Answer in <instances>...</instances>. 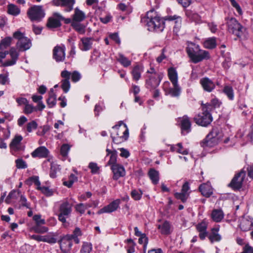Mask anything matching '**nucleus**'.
<instances>
[{"label":"nucleus","instance_id":"nucleus-62","mask_svg":"<svg viewBox=\"0 0 253 253\" xmlns=\"http://www.w3.org/2000/svg\"><path fill=\"white\" fill-rule=\"evenodd\" d=\"M176 147H177V148H176L177 152L182 154H183V155H186L188 154V151L186 149H184L183 148L181 143H179L177 144Z\"/></svg>","mask_w":253,"mask_h":253},{"label":"nucleus","instance_id":"nucleus-7","mask_svg":"<svg viewBox=\"0 0 253 253\" xmlns=\"http://www.w3.org/2000/svg\"><path fill=\"white\" fill-rule=\"evenodd\" d=\"M72 205L67 200L64 201L59 207L58 219L63 223H66V218H68L72 211Z\"/></svg>","mask_w":253,"mask_h":253},{"label":"nucleus","instance_id":"nucleus-10","mask_svg":"<svg viewBox=\"0 0 253 253\" xmlns=\"http://www.w3.org/2000/svg\"><path fill=\"white\" fill-rule=\"evenodd\" d=\"M53 58L57 62H63L65 58V47L64 45H56L53 49Z\"/></svg>","mask_w":253,"mask_h":253},{"label":"nucleus","instance_id":"nucleus-24","mask_svg":"<svg viewBox=\"0 0 253 253\" xmlns=\"http://www.w3.org/2000/svg\"><path fill=\"white\" fill-rule=\"evenodd\" d=\"M201 194L206 197H209L212 193V189L209 183H204L199 186Z\"/></svg>","mask_w":253,"mask_h":253},{"label":"nucleus","instance_id":"nucleus-50","mask_svg":"<svg viewBox=\"0 0 253 253\" xmlns=\"http://www.w3.org/2000/svg\"><path fill=\"white\" fill-rule=\"evenodd\" d=\"M186 15L190 19L193 21H197L199 19V15L191 10L186 11Z\"/></svg>","mask_w":253,"mask_h":253},{"label":"nucleus","instance_id":"nucleus-8","mask_svg":"<svg viewBox=\"0 0 253 253\" xmlns=\"http://www.w3.org/2000/svg\"><path fill=\"white\" fill-rule=\"evenodd\" d=\"M28 15L32 21H39L44 16V13L41 6L34 5L28 11Z\"/></svg>","mask_w":253,"mask_h":253},{"label":"nucleus","instance_id":"nucleus-27","mask_svg":"<svg viewBox=\"0 0 253 253\" xmlns=\"http://www.w3.org/2000/svg\"><path fill=\"white\" fill-rule=\"evenodd\" d=\"M47 104L49 107L51 108L56 104V95L53 88L50 89L48 93V98L47 99Z\"/></svg>","mask_w":253,"mask_h":253},{"label":"nucleus","instance_id":"nucleus-1","mask_svg":"<svg viewBox=\"0 0 253 253\" xmlns=\"http://www.w3.org/2000/svg\"><path fill=\"white\" fill-rule=\"evenodd\" d=\"M141 21L147 26L148 30L150 31L162 32L165 27L164 20L160 18L153 10L148 11L141 18Z\"/></svg>","mask_w":253,"mask_h":253},{"label":"nucleus","instance_id":"nucleus-16","mask_svg":"<svg viewBox=\"0 0 253 253\" xmlns=\"http://www.w3.org/2000/svg\"><path fill=\"white\" fill-rule=\"evenodd\" d=\"M163 78V74H156L155 76H149V80L147 81V84L149 87L155 88L160 84Z\"/></svg>","mask_w":253,"mask_h":253},{"label":"nucleus","instance_id":"nucleus-6","mask_svg":"<svg viewBox=\"0 0 253 253\" xmlns=\"http://www.w3.org/2000/svg\"><path fill=\"white\" fill-rule=\"evenodd\" d=\"M13 37L18 40L16 48L19 51H24L29 49L31 46V42L28 38L24 36L21 32L17 31L13 34Z\"/></svg>","mask_w":253,"mask_h":253},{"label":"nucleus","instance_id":"nucleus-60","mask_svg":"<svg viewBox=\"0 0 253 253\" xmlns=\"http://www.w3.org/2000/svg\"><path fill=\"white\" fill-rule=\"evenodd\" d=\"M231 5L236 8L239 15L242 14V11L241 7L235 0H229Z\"/></svg>","mask_w":253,"mask_h":253},{"label":"nucleus","instance_id":"nucleus-34","mask_svg":"<svg viewBox=\"0 0 253 253\" xmlns=\"http://www.w3.org/2000/svg\"><path fill=\"white\" fill-rule=\"evenodd\" d=\"M142 72V69L140 66L138 65L135 66L131 71L133 80L138 81L141 77Z\"/></svg>","mask_w":253,"mask_h":253},{"label":"nucleus","instance_id":"nucleus-21","mask_svg":"<svg viewBox=\"0 0 253 253\" xmlns=\"http://www.w3.org/2000/svg\"><path fill=\"white\" fill-rule=\"evenodd\" d=\"M165 20L174 21L175 26H174V31L177 32L181 25L182 18L180 16L176 15L167 16L165 17Z\"/></svg>","mask_w":253,"mask_h":253},{"label":"nucleus","instance_id":"nucleus-42","mask_svg":"<svg viewBox=\"0 0 253 253\" xmlns=\"http://www.w3.org/2000/svg\"><path fill=\"white\" fill-rule=\"evenodd\" d=\"M173 87L170 88L169 90V93L173 97H177L180 95L181 89L178 86V84H173Z\"/></svg>","mask_w":253,"mask_h":253},{"label":"nucleus","instance_id":"nucleus-36","mask_svg":"<svg viewBox=\"0 0 253 253\" xmlns=\"http://www.w3.org/2000/svg\"><path fill=\"white\" fill-rule=\"evenodd\" d=\"M12 38L10 37L2 39L0 42V50H2L9 47L12 42Z\"/></svg>","mask_w":253,"mask_h":253},{"label":"nucleus","instance_id":"nucleus-57","mask_svg":"<svg viewBox=\"0 0 253 253\" xmlns=\"http://www.w3.org/2000/svg\"><path fill=\"white\" fill-rule=\"evenodd\" d=\"M70 77H71L72 82H77L81 79V75L79 72L75 71L72 73H71Z\"/></svg>","mask_w":253,"mask_h":253},{"label":"nucleus","instance_id":"nucleus-64","mask_svg":"<svg viewBox=\"0 0 253 253\" xmlns=\"http://www.w3.org/2000/svg\"><path fill=\"white\" fill-rule=\"evenodd\" d=\"M34 107L28 103L25 106L24 112L26 114H29L32 113L34 111Z\"/></svg>","mask_w":253,"mask_h":253},{"label":"nucleus","instance_id":"nucleus-26","mask_svg":"<svg viewBox=\"0 0 253 253\" xmlns=\"http://www.w3.org/2000/svg\"><path fill=\"white\" fill-rule=\"evenodd\" d=\"M85 18V15L84 12L76 8L75 9V13L73 15L72 21L75 22H81Z\"/></svg>","mask_w":253,"mask_h":253},{"label":"nucleus","instance_id":"nucleus-49","mask_svg":"<svg viewBox=\"0 0 253 253\" xmlns=\"http://www.w3.org/2000/svg\"><path fill=\"white\" fill-rule=\"evenodd\" d=\"M117 157V152L116 150H113L112 154L110 155V160L108 162V165H111V166L114 165H118V164L116 163Z\"/></svg>","mask_w":253,"mask_h":253},{"label":"nucleus","instance_id":"nucleus-52","mask_svg":"<svg viewBox=\"0 0 253 253\" xmlns=\"http://www.w3.org/2000/svg\"><path fill=\"white\" fill-rule=\"evenodd\" d=\"M75 209L78 212L81 214H83L84 213L85 210L87 209V207L86 204L80 203L76 206Z\"/></svg>","mask_w":253,"mask_h":253},{"label":"nucleus","instance_id":"nucleus-32","mask_svg":"<svg viewBox=\"0 0 253 253\" xmlns=\"http://www.w3.org/2000/svg\"><path fill=\"white\" fill-rule=\"evenodd\" d=\"M253 222L252 221L246 218H243L241 220L240 227L242 230L247 231L251 228Z\"/></svg>","mask_w":253,"mask_h":253},{"label":"nucleus","instance_id":"nucleus-56","mask_svg":"<svg viewBox=\"0 0 253 253\" xmlns=\"http://www.w3.org/2000/svg\"><path fill=\"white\" fill-rule=\"evenodd\" d=\"M33 218L36 222V225H44L45 223V220L42 219L41 215L40 214L35 215Z\"/></svg>","mask_w":253,"mask_h":253},{"label":"nucleus","instance_id":"nucleus-2","mask_svg":"<svg viewBox=\"0 0 253 253\" xmlns=\"http://www.w3.org/2000/svg\"><path fill=\"white\" fill-rule=\"evenodd\" d=\"M186 51L189 57L194 63L210 57L208 51L200 49L198 45L192 42L188 43Z\"/></svg>","mask_w":253,"mask_h":253},{"label":"nucleus","instance_id":"nucleus-39","mask_svg":"<svg viewBox=\"0 0 253 253\" xmlns=\"http://www.w3.org/2000/svg\"><path fill=\"white\" fill-rule=\"evenodd\" d=\"M82 235V231L80 228L76 227L73 231V233L71 235H69L70 238L73 239L76 244L80 243V240L78 237Z\"/></svg>","mask_w":253,"mask_h":253},{"label":"nucleus","instance_id":"nucleus-28","mask_svg":"<svg viewBox=\"0 0 253 253\" xmlns=\"http://www.w3.org/2000/svg\"><path fill=\"white\" fill-rule=\"evenodd\" d=\"M224 217V213L221 210H214L211 213L212 220L216 222H220Z\"/></svg>","mask_w":253,"mask_h":253},{"label":"nucleus","instance_id":"nucleus-45","mask_svg":"<svg viewBox=\"0 0 253 253\" xmlns=\"http://www.w3.org/2000/svg\"><path fill=\"white\" fill-rule=\"evenodd\" d=\"M60 23L59 20L53 18H49L47 23V26L48 28H54L59 27Z\"/></svg>","mask_w":253,"mask_h":253},{"label":"nucleus","instance_id":"nucleus-55","mask_svg":"<svg viewBox=\"0 0 253 253\" xmlns=\"http://www.w3.org/2000/svg\"><path fill=\"white\" fill-rule=\"evenodd\" d=\"M70 149V146L67 144H63L60 149V153L63 157H66Z\"/></svg>","mask_w":253,"mask_h":253},{"label":"nucleus","instance_id":"nucleus-37","mask_svg":"<svg viewBox=\"0 0 253 253\" xmlns=\"http://www.w3.org/2000/svg\"><path fill=\"white\" fill-rule=\"evenodd\" d=\"M204 45L205 48L208 49H213L216 47V42L215 38L212 37L207 39Z\"/></svg>","mask_w":253,"mask_h":253},{"label":"nucleus","instance_id":"nucleus-46","mask_svg":"<svg viewBox=\"0 0 253 253\" xmlns=\"http://www.w3.org/2000/svg\"><path fill=\"white\" fill-rule=\"evenodd\" d=\"M77 180V177L73 174H71L68 181L63 182V185L69 188H70L73 185V183Z\"/></svg>","mask_w":253,"mask_h":253},{"label":"nucleus","instance_id":"nucleus-40","mask_svg":"<svg viewBox=\"0 0 253 253\" xmlns=\"http://www.w3.org/2000/svg\"><path fill=\"white\" fill-rule=\"evenodd\" d=\"M83 43V47L82 50L86 51L89 50L91 48L92 42L91 39L89 38H83L82 39Z\"/></svg>","mask_w":253,"mask_h":253},{"label":"nucleus","instance_id":"nucleus-31","mask_svg":"<svg viewBox=\"0 0 253 253\" xmlns=\"http://www.w3.org/2000/svg\"><path fill=\"white\" fill-rule=\"evenodd\" d=\"M168 76L169 79L171 81L172 84H178V76L175 70L171 68L168 70Z\"/></svg>","mask_w":253,"mask_h":253},{"label":"nucleus","instance_id":"nucleus-18","mask_svg":"<svg viewBox=\"0 0 253 253\" xmlns=\"http://www.w3.org/2000/svg\"><path fill=\"white\" fill-rule=\"evenodd\" d=\"M49 151L45 147L41 146L35 149L31 154L33 158H46L47 157Z\"/></svg>","mask_w":253,"mask_h":253},{"label":"nucleus","instance_id":"nucleus-41","mask_svg":"<svg viewBox=\"0 0 253 253\" xmlns=\"http://www.w3.org/2000/svg\"><path fill=\"white\" fill-rule=\"evenodd\" d=\"M71 25L79 33L83 34L85 33V26L80 22H72Z\"/></svg>","mask_w":253,"mask_h":253},{"label":"nucleus","instance_id":"nucleus-47","mask_svg":"<svg viewBox=\"0 0 253 253\" xmlns=\"http://www.w3.org/2000/svg\"><path fill=\"white\" fill-rule=\"evenodd\" d=\"M223 92L228 96L229 99L233 100L234 99V92L231 86H225L223 89Z\"/></svg>","mask_w":253,"mask_h":253},{"label":"nucleus","instance_id":"nucleus-14","mask_svg":"<svg viewBox=\"0 0 253 253\" xmlns=\"http://www.w3.org/2000/svg\"><path fill=\"white\" fill-rule=\"evenodd\" d=\"M72 240L70 238L69 235L64 236L60 239L58 241L60 249L64 253L69 252L72 246L71 240Z\"/></svg>","mask_w":253,"mask_h":253},{"label":"nucleus","instance_id":"nucleus-59","mask_svg":"<svg viewBox=\"0 0 253 253\" xmlns=\"http://www.w3.org/2000/svg\"><path fill=\"white\" fill-rule=\"evenodd\" d=\"M197 230L199 232L206 231L207 229V225L205 222H201L198 224L196 227Z\"/></svg>","mask_w":253,"mask_h":253},{"label":"nucleus","instance_id":"nucleus-11","mask_svg":"<svg viewBox=\"0 0 253 253\" xmlns=\"http://www.w3.org/2000/svg\"><path fill=\"white\" fill-rule=\"evenodd\" d=\"M17 49L14 47H12L10 48L9 51H8V54H9L10 56L11 59L3 63L2 64V66H9L16 64V61L18 59L20 52L19 50L17 51Z\"/></svg>","mask_w":253,"mask_h":253},{"label":"nucleus","instance_id":"nucleus-29","mask_svg":"<svg viewBox=\"0 0 253 253\" xmlns=\"http://www.w3.org/2000/svg\"><path fill=\"white\" fill-rule=\"evenodd\" d=\"M208 135H211L214 138H217L218 143L223 136L222 130L220 128L217 127L213 128Z\"/></svg>","mask_w":253,"mask_h":253},{"label":"nucleus","instance_id":"nucleus-58","mask_svg":"<svg viewBox=\"0 0 253 253\" xmlns=\"http://www.w3.org/2000/svg\"><path fill=\"white\" fill-rule=\"evenodd\" d=\"M17 192L16 190H13L10 192L7 198L5 199V202L9 203L10 202L9 200L11 199H17Z\"/></svg>","mask_w":253,"mask_h":253},{"label":"nucleus","instance_id":"nucleus-3","mask_svg":"<svg viewBox=\"0 0 253 253\" xmlns=\"http://www.w3.org/2000/svg\"><path fill=\"white\" fill-rule=\"evenodd\" d=\"M112 129L111 136L114 143L119 144L127 139L128 130L123 122H119V125L113 126Z\"/></svg>","mask_w":253,"mask_h":253},{"label":"nucleus","instance_id":"nucleus-53","mask_svg":"<svg viewBox=\"0 0 253 253\" xmlns=\"http://www.w3.org/2000/svg\"><path fill=\"white\" fill-rule=\"evenodd\" d=\"M38 127V124L35 121H32L27 125V130L29 132H32L33 130L36 129Z\"/></svg>","mask_w":253,"mask_h":253},{"label":"nucleus","instance_id":"nucleus-61","mask_svg":"<svg viewBox=\"0 0 253 253\" xmlns=\"http://www.w3.org/2000/svg\"><path fill=\"white\" fill-rule=\"evenodd\" d=\"M89 168L91 169L92 173H96L99 170V167L95 163L91 162L88 165Z\"/></svg>","mask_w":253,"mask_h":253},{"label":"nucleus","instance_id":"nucleus-54","mask_svg":"<svg viewBox=\"0 0 253 253\" xmlns=\"http://www.w3.org/2000/svg\"><path fill=\"white\" fill-rule=\"evenodd\" d=\"M59 166L57 165L51 164L50 168V176L52 178L56 177V172L59 170Z\"/></svg>","mask_w":253,"mask_h":253},{"label":"nucleus","instance_id":"nucleus-30","mask_svg":"<svg viewBox=\"0 0 253 253\" xmlns=\"http://www.w3.org/2000/svg\"><path fill=\"white\" fill-rule=\"evenodd\" d=\"M148 175L152 183L157 184L159 180V173L154 169H151L148 172Z\"/></svg>","mask_w":253,"mask_h":253},{"label":"nucleus","instance_id":"nucleus-22","mask_svg":"<svg viewBox=\"0 0 253 253\" xmlns=\"http://www.w3.org/2000/svg\"><path fill=\"white\" fill-rule=\"evenodd\" d=\"M200 83L204 90L208 92L211 91L215 87V85L212 81L208 78L201 79Z\"/></svg>","mask_w":253,"mask_h":253},{"label":"nucleus","instance_id":"nucleus-19","mask_svg":"<svg viewBox=\"0 0 253 253\" xmlns=\"http://www.w3.org/2000/svg\"><path fill=\"white\" fill-rule=\"evenodd\" d=\"M218 143L217 138H214L211 135L208 134L206 138L201 143V145L204 148L212 147Z\"/></svg>","mask_w":253,"mask_h":253},{"label":"nucleus","instance_id":"nucleus-63","mask_svg":"<svg viewBox=\"0 0 253 253\" xmlns=\"http://www.w3.org/2000/svg\"><path fill=\"white\" fill-rule=\"evenodd\" d=\"M50 244H54L57 242L55 238L50 236H44V241Z\"/></svg>","mask_w":253,"mask_h":253},{"label":"nucleus","instance_id":"nucleus-35","mask_svg":"<svg viewBox=\"0 0 253 253\" xmlns=\"http://www.w3.org/2000/svg\"><path fill=\"white\" fill-rule=\"evenodd\" d=\"M170 224L167 221H164L162 225L158 226V228L160 229L161 233L162 234L167 235L170 233Z\"/></svg>","mask_w":253,"mask_h":253},{"label":"nucleus","instance_id":"nucleus-43","mask_svg":"<svg viewBox=\"0 0 253 253\" xmlns=\"http://www.w3.org/2000/svg\"><path fill=\"white\" fill-rule=\"evenodd\" d=\"M8 13L12 15H17L20 13V9L13 4H9L8 5Z\"/></svg>","mask_w":253,"mask_h":253},{"label":"nucleus","instance_id":"nucleus-17","mask_svg":"<svg viewBox=\"0 0 253 253\" xmlns=\"http://www.w3.org/2000/svg\"><path fill=\"white\" fill-rule=\"evenodd\" d=\"M189 190V183L188 182H186L182 186L181 192L175 193L174 196L177 199H180L183 202H184L186 201L189 196V193H188Z\"/></svg>","mask_w":253,"mask_h":253},{"label":"nucleus","instance_id":"nucleus-15","mask_svg":"<svg viewBox=\"0 0 253 253\" xmlns=\"http://www.w3.org/2000/svg\"><path fill=\"white\" fill-rule=\"evenodd\" d=\"M120 204V200L119 199H117L111 202L108 205L100 209L98 211L97 213L101 214L103 213H110L118 209Z\"/></svg>","mask_w":253,"mask_h":253},{"label":"nucleus","instance_id":"nucleus-20","mask_svg":"<svg viewBox=\"0 0 253 253\" xmlns=\"http://www.w3.org/2000/svg\"><path fill=\"white\" fill-rule=\"evenodd\" d=\"M53 2L55 5H61L65 7V10L67 12H69L72 10L73 5L75 3V0H58L57 2H55V0Z\"/></svg>","mask_w":253,"mask_h":253},{"label":"nucleus","instance_id":"nucleus-51","mask_svg":"<svg viewBox=\"0 0 253 253\" xmlns=\"http://www.w3.org/2000/svg\"><path fill=\"white\" fill-rule=\"evenodd\" d=\"M16 167L19 169H26L27 168V165L25 161L22 159H18L15 161Z\"/></svg>","mask_w":253,"mask_h":253},{"label":"nucleus","instance_id":"nucleus-12","mask_svg":"<svg viewBox=\"0 0 253 253\" xmlns=\"http://www.w3.org/2000/svg\"><path fill=\"white\" fill-rule=\"evenodd\" d=\"M61 76L63 79L61 81V88L67 93L70 88V83L69 79L71 76V73L67 70H64L61 72Z\"/></svg>","mask_w":253,"mask_h":253},{"label":"nucleus","instance_id":"nucleus-4","mask_svg":"<svg viewBox=\"0 0 253 253\" xmlns=\"http://www.w3.org/2000/svg\"><path fill=\"white\" fill-rule=\"evenodd\" d=\"M212 110L210 104H205L203 106V112L200 115L196 116L194 119L196 123L202 126H206L211 123L212 118L210 111Z\"/></svg>","mask_w":253,"mask_h":253},{"label":"nucleus","instance_id":"nucleus-5","mask_svg":"<svg viewBox=\"0 0 253 253\" xmlns=\"http://www.w3.org/2000/svg\"><path fill=\"white\" fill-rule=\"evenodd\" d=\"M226 20L228 31L238 38H241L246 28L234 18H226Z\"/></svg>","mask_w":253,"mask_h":253},{"label":"nucleus","instance_id":"nucleus-38","mask_svg":"<svg viewBox=\"0 0 253 253\" xmlns=\"http://www.w3.org/2000/svg\"><path fill=\"white\" fill-rule=\"evenodd\" d=\"M118 61L124 67H127L131 65V61L122 54H119Z\"/></svg>","mask_w":253,"mask_h":253},{"label":"nucleus","instance_id":"nucleus-44","mask_svg":"<svg viewBox=\"0 0 253 253\" xmlns=\"http://www.w3.org/2000/svg\"><path fill=\"white\" fill-rule=\"evenodd\" d=\"M32 230L36 233L42 234L48 231V228L42 225H35L32 227Z\"/></svg>","mask_w":253,"mask_h":253},{"label":"nucleus","instance_id":"nucleus-48","mask_svg":"<svg viewBox=\"0 0 253 253\" xmlns=\"http://www.w3.org/2000/svg\"><path fill=\"white\" fill-rule=\"evenodd\" d=\"M92 251V245L89 243H84L81 250V253H90Z\"/></svg>","mask_w":253,"mask_h":253},{"label":"nucleus","instance_id":"nucleus-9","mask_svg":"<svg viewBox=\"0 0 253 253\" xmlns=\"http://www.w3.org/2000/svg\"><path fill=\"white\" fill-rule=\"evenodd\" d=\"M246 176V172L242 170L240 172L236 174L232 179L229 186L234 190L240 189L243 185V182Z\"/></svg>","mask_w":253,"mask_h":253},{"label":"nucleus","instance_id":"nucleus-25","mask_svg":"<svg viewBox=\"0 0 253 253\" xmlns=\"http://www.w3.org/2000/svg\"><path fill=\"white\" fill-rule=\"evenodd\" d=\"M180 119L182 131H185L186 133L189 132L191 130V122L189 118L187 116H184Z\"/></svg>","mask_w":253,"mask_h":253},{"label":"nucleus","instance_id":"nucleus-13","mask_svg":"<svg viewBox=\"0 0 253 253\" xmlns=\"http://www.w3.org/2000/svg\"><path fill=\"white\" fill-rule=\"evenodd\" d=\"M111 170L113 173V178L117 180L126 174V170L124 167L119 164L114 165L111 166Z\"/></svg>","mask_w":253,"mask_h":253},{"label":"nucleus","instance_id":"nucleus-23","mask_svg":"<svg viewBox=\"0 0 253 253\" xmlns=\"http://www.w3.org/2000/svg\"><path fill=\"white\" fill-rule=\"evenodd\" d=\"M22 139L23 137L21 135H15L10 144L11 149L15 151L21 150V144Z\"/></svg>","mask_w":253,"mask_h":253},{"label":"nucleus","instance_id":"nucleus-33","mask_svg":"<svg viewBox=\"0 0 253 253\" xmlns=\"http://www.w3.org/2000/svg\"><path fill=\"white\" fill-rule=\"evenodd\" d=\"M218 229L213 228L211 233L209 235V239L211 243L219 242L221 240V236L217 233Z\"/></svg>","mask_w":253,"mask_h":253}]
</instances>
